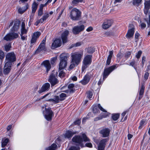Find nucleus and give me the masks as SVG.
<instances>
[{"label":"nucleus","mask_w":150,"mask_h":150,"mask_svg":"<svg viewBox=\"0 0 150 150\" xmlns=\"http://www.w3.org/2000/svg\"><path fill=\"white\" fill-rule=\"evenodd\" d=\"M48 81L50 83L51 86H54L59 82V81L53 74H52L50 76Z\"/></svg>","instance_id":"nucleus-17"},{"label":"nucleus","mask_w":150,"mask_h":150,"mask_svg":"<svg viewBox=\"0 0 150 150\" xmlns=\"http://www.w3.org/2000/svg\"><path fill=\"white\" fill-rule=\"evenodd\" d=\"M28 32V30L25 29H21V35H23L24 34H26Z\"/></svg>","instance_id":"nucleus-54"},{"label":"nucleus","mask_w":150,"mask_h":150,"mask_svg":"<svg viewBox=\"0 0 150 150\" xmlns=\"http://www.w3.org/2000/svg\"><path fill=\"white\" fill-rule=\"evenodd\" d=\"M142 0H132V4L134 5L138 6L139 4L141 2Z\"/></svg>","instance_id":"nucleus-42"},{"label":"nucleus","mask_w":150,"mask_h":150,"mask_svg":"<svg viewBox=\"0 0 150 150\" xmlns=\"http://www.w3.org/2000/svg\"><path fill=\"white\" fill-rule=\"evenodd\" d=\"M149 75V73L148 71H146L144 75V78L145 80L146 81L148 79Z\"/></svg>","instance_id":"nucleus-51"},{"label":"nucleus","mask_w":150,"mask_h":150,"mask_svg":"<svg viewBox=\"0 0 150 150\" xmlns=\"http://www.w3.org/2000/svg\"><path fill=\"white\" fill-rule=\"evenodd\" d=\"M129 111V110L127 109L125 111L123 112L121 114V116H122V119L121 120V121H122V120H123V118L124 117V116L125 115L126 113L127 112H128Z\"/></svg>","instance_id":"nucleus-52"},{"label":"nucleus","mask_w":150,"mask_h":150,"mask_svg":"<svg viewBox=\"0 0 150 150\" xmlns=\"http://www.w3.org/2000/svg\"><path fill=\"white\" fill-rule=\"evenodd\" d=\"M38 4L34 1L32 5V13L34 14L35 13L38 8Z\"/></svg>","instance_id":"nucleus-29"},{"label":"nucleus","mask_w":150,"mask_h":150,"mask_svg":"<svg viewBox=\"0 0 150 150\" xmlns=\"http://www.w3.org/2000/svg\"><path fill=\"white\" fill-rule=\"evenodd\" d=\"M81 45V42H77L75 44H72L69 47L70 49L74 47H76L80 46Z\"/></svg>","instance_id":"nucleus-40"},{"label":"nucleus","mask_w":150,"mask_h":150,"mask_svg":"<svg viewBox=\"0 0 150 150\" xmlns=\"http://www.w3.org/2000/svg\"><path fill=\"white\" fill-rule=\"evenodd\" d=\"M11 47V43H9L8 44L4 46L5 50V51L7 52L10 51Z\"/></svg>","instance_id":"nucleus-38"},{"label":"nucleus","mask_w":150,"mask_h":150,"mask_svg":"<svg viewBox=\"0 0 150 150\" xmlns=\"http://www.w3.org/2000/svg\"><path fill=\"white\" fill-rule=\"evenodd\" d=\"M50 85L49 83H46L42 85L38 91V92L40 94L46 91H48L50 88Z\"/></svg>","instance_id":"nucleus-20"},{"label":"nucleus","mask_w":150,"mask_h":150,"mask_svg":"<svg viewBox=\"0 0 150 150\" xmlns=\"http://www.w3.org/2000/svg\"><path fill=\"white\" fill-rule=\"evenodd\" d=\"M145 90V86L143 84H142L141 86V88L139 91V96L138 99L139 100H140L142 98L144 95Z\"/></svg>","instance_id":"nucleus-26"},{"label":"nucleus","mask_w":150,"mask_h":150,"mask_svg":"<svg viewBox=\"0 0 150 150\" xmlns=\"http://www.w3.org/2000/svg\"><path fill=\"white\" fill-rule=\"evenodd\" d=\"M91 77V74L87 73L84 76L82 80L80 81V83L83 85H86L89 82Z\"/></svg>","instance_id":"nucleus-14"},{"label":"nucleus","mask_w":150,"mask_h":150,"mask_svg":"<svg viewBox=\"0 0 150 150\" xmlns=\"http://www.w3.org/2000/svg\"><path fill=\"white\" fill-rule=\"evenodd\" d=\"M18 36V33L11 32L5 36L4 39L6 41H11L17 38Z\"/></svg>","instance_id":"nucleus-9"},{"label":"nucleus","mask_w":150,"mask_h":150,"mask_svg":"<svg viewBox=\"0 0 150 150\" xmlns=\"http://www.w3.org/2000/svg\"><path fill=\"white\" fill-rule=\"evenodd\" d=\"M150 8L144 6V14L146 15L148 13Z\"/></svg>","instance_id":"nucleus-48"},{"label":"nucleus","mask_w":150,"mask_h":150,"mask_svg":"<svg viewBox=\"0 0 150 150\" xmlns=\"http://www.w3.org/2000/svg\"><path fill=\"white\" fill-rule=\"evenodd\" d=\"M140 26L141 29H144L146 27V25L144 23H142L141 24Z\"/></svg>","instance_id":"nucleus-64"},{"label":"nucleus","mask_w":150,"mask_h":150,"mask_svg":"<svg viewBox=\"0 0 150 150\" xmlns=\"http://www.w3.org/2000/svg\"><path fill=\"white\" fill-rule=\"evenodd\" d=\"M87 97L90 100H91V99L92 98L93 95V93L91 91H88L87 92Z\"/></svg>","instance_id":"nucleus-44"},{"label":"nucleus","mask_w":150,"mask_h":150,"mask_svg":"<svg viewBox=\"0 0 150 150\" xmlns=\"http://www.w3.org/2000/svg\"><path fill=\"white\" fill-rule=\"evenodd\" d=\"M78 133V132L77 131H74L72 129L67 130L64 134V136L65 138L70 139L74 134Z\"/></svg>","instance_id":"nucleus-15"},{"label":"nucleus","mask_w":150,"mask_h":150,"mask_svg":"<svg viewBox=\"0 0 150 150\" xmlns=\"http://www.w3.org/2000/svg\"><path fill=\"white\" fill-rule=\"evenodd\" d=\"M16 59L14 53L11 52L8 53L6 56V63L13 65Z\"/></svg>","instance_id":"nucleus-5"},{"label":"nucleus","mask_w":150,"mask_h":150,"mask_svg":"<svg viewBox=\"0 0 150 150\" xmlns=\"http://www.w3.org/2000/svg\"><path fill=\"white\" fill-rule=\"evenodd\" d=\"M74 86V84L73 83L69 84L68 86V88L69 89H71V88H73Z\"/></svg>","instance_id":"nucleus-62"},{"label":"nucleus","mask_w":150,"mask_h":150,"mask_svg":"<svg viewBox=\"0 0 150 150\" xmlns=\"http://www.w3.org/2000/svg\"><path fill=\"white\" fill-rule=\"evenodd\" d=\"M120 114L119 113H115L112 114L111 118L114 121H116L119 118Z\"/></svg>","instance_id":"nucleus-32"},{"label":"nucleus","mask_w":150,"mask_h":150,"mask_svg":"<svg viewBox=\"0 0 150 150\" xmlns=\"http://www.w3.org/2000/svg\"><path fill=\"white\" fill-rule=\"evenodd\" d=\"M69 32L68 30L64 31L61 34V37L63 44H65L68 41V37Z\"/></svg>","instance_id":"nucleus-23"},{"label":"nucleus","mask_w":150,"mask_h":150,"mask_svg":"<svg viewBox=\"0 0 150 150\" xmlns=\"http://www.w3.org/2000/svg\"><path fill=\"white\" fill-rule=\"evenodd\" d=\"M41 34L40 32L38 31L35 32L33 34L30 40V47H32L34 44L36 42L37 39L39 38Z\"/></svg>","instance_id":"nucleus-13"},{"label":"nucleus","mask_w":150,"mask_h":150,"mask_svg":"<svg viewBox=\"0 0 150 150\" xmlns=\"http://www.w3.org/2000/svg\"><path fill=\"white\" fill-rule=\"evenodd\" d=\"M142 53V52L141 50L139 51L138 52L137 54L136 55V58L138 59H139L140 58Z\"/></svg>","instance_id":"nucleus-53"},{"label":"nucleus","mask_w":150,"mask_h":150,"mask_svg":"<svg viewBox=\"0 0 150 150\" xmlns=\"http://www.w3.org/2000/svg\"><path fill=\"white\" fill-rule=\"evenodd\" d=\"M80 147H76L75 146H73L71 147L69 149V150H80Z\"/></svg>","instance_id":"nucleus-49"},{"label":"nucleus","mask_w":150,"mask_h":150,"mask_svg":"<svg viewBox=\"0 0 150 150\" xmlns=\"http://www.w3.org/2000/svg\"><path fill=\"white\" fill-rule=\"evenodd\" d=\"M83 1V0H72L71 4L73 6H76L79 3L82 2Z\"/></svg>","instance_id":"nucleus-35"},{"label":"nucleus","mask_w":150,"mask_h":150,"mask_svg":"<svg viewBox=\"0 0 150 150\" xmlns=\"http://www.w3.org/2000/svg\"><path fill=\"white\" fill-rule=\"evenodd\" d=\"M49 14L47 13H45L42 18H40L41 20L42 21V23L45 21L49 17Z\"/></svg>","instance_id":"nucleus-33"},{"label":"nucleus","mask_w":150,"mask_h":150,"mask_svg":"<svg viewBox=\"0 0 150 150\" xmlns=\"http://www.w3.org/2000/svg\"><path fill=\"white\" fill-rule=\"evenodd\" d=\"M42 21L41 20V19H40L39 20L37 21L34 23V25H35L36 26H37L38 25V24L40 23H42Z\"/></svg>","instance_id":"nucleus-60"},{"label":"nucleus","mask_w":150,"mask_h":150,"mask_svg":"<svg viewBox=\"0 0 150 150\" xmlns=\"http://www.w3.org/2000/svg\"><path fill=\"white\" fill-rule=\"evenodd\" d=\"M45 50V45L42 43H41L36 51L39 52L41 51Z\"/></svg>","instance_id":"nucleus-30"},{"label":"nucleus","mask_w":150,"mask_h":150,"mask_svg":"<svg viewBox=\"0 0 150 150\" xmlns=\"http://www.w3.org/2000/svg\"><path fill=\"white\" fill-rule=\"evenodd\" d=\"M112 23V20H107L104 22L102 24V27L103 29H107L111 26Z\"/></svg>","instance_id":"nucleus-24"},{"label":"nucleus","mask_w":150,"mask_h":150,"mask_svg":"<svg viewBox=\"0 0 150 150\" xmlns=\"http://www.w3.org/2000/svg\"><path fill=\"white\" fill-rule=\"evenodd\" d=\"M9 139L8 138L5 139L4 141H2L1 143L2 147H5L8 144L9 142Z\"/></svg>","instance_id":"nucleus-41"},{"label":"nucleus","mask_w":150,"mask_h":150,"mask_svg":"<svg viewBox=\"0 0 150 150\" xmlns=\"http://www.w3.org/2000/svg\"><path fill=\"white\" fill-rule=\"evenodd\" d=\"M29 7L28 3H26L25 5L22 8H20L18 9V12L21 14H23L25 12Z\"/></svg>","instance_id":"nucleus-28"},{"label":"nucleus","mask_w":150,"mask_h":150,"mask_svg":"<svg viewBox=\"0 0 150 150\" xmlns=\"http://www.w3.org/2000/svg\"><path fill=\"white\" fill-rule=\"evenodd\" d=\"M67 57L65 54H62L60 56V62L58 70H61L65 68L67 64Z\"/></svg>","instance_id":"nucleus-6"},{"label":"nucleus","mask_w":150,"mask_h":150,"mask_svg":"<svg viewBox=\"0 0 150 150\" xmlns=\"http://www.w3.org/2000/svg\"><path fill=\"white\" fill-rule=\"evenodd\" d=\"M62 44V42L60 39L56 38L54 40L51 45V48L54 49L60 47Z\"/></svg>","instance_id":"nucleus-19"},{"label":"nucleus","mask_w":150,"mask_h":150,"mask_svg":"<svg viewBox=\"0 0 150 150\" xmlns=\"http://www.w3.org/2000/svg\"><path fill=\"white\" fill-rule=\"evenodd\" d=\"M59 74V76L61 78H63L65 76V73L64 71L63 70H60Z\"/></svg>","instance_id":"nucleus-43"},{"label":"nucleus","mask_w":150,"mask_h":150,"mask_svg":"<svg viewBox=\"0 0 150 150\" xmlns=\"http://www.w3.org/2000/svg\"><path fill=\"white\" fill-rule=\"evenodd\" d=\"M54 99V102L55 103H57L59 102V98L58 96H56Z\"/></svg>","instance_id":"nucleus-58"},{"label":"nucleus","mask_w":150,"mask_h":150,"mask_svg":"<svg viewBox=\"0 0 150 150\" xmlns=\"http://www.w3.org/2000/svg\"><path fill=\"white\" fill-rule=\"evenodd\" d=\"M81 119H79L76 120L74 122L73 124L75 125H79L81 122Z\"/></svg>","instance_id":"nucleus-47"},{"label":"nucleus","mask_w":150,"mask_h":150,"mask_svg":"<svg viewBox=\"0 0 150 150\" xmlns=\"http://www.w3.org/2000/svg\"><path fill=\"white\" fill-rule=\"evenodd\" d=\"M43 14V10H38V16H41Z\"/></svg>","instance_id":"nucleus-59"},{"label":"nucleus","mask_w":150,"mask_h":150,"mask_svg":"<svg viewBox=\"0 0 150 150\" xmlns=\"http://www.w3.org/2000/svg\"><path fill=\"white\" fill-rule=\"evenodd\" d=\"M92 55L88 54L85 56L82 61L81 71L83 72L91 64L92 62Z\"/></svg>","instance_id":"nucleus-2"},{"label":"nucleus","mask_w":150,"mask_h":150,"mask_svg":"<svg viewBox=\"0 0 150 150\" xmlns=\"http://www.w3.org/2000/svg\"><path fill=\"white\" fill-rule=\"evenodd\" d=\"M67 95L63 93H61L59 95V100L60 101H62L65 99V98L67 97Z\"/></svg>","instance_id":"nucleus-37"},{"label":"nucleus","mask_w":150,"mask_h":150,"mask_svg":"<svg viewBox=\"0 0 150 150\" xmlns=\"http://www.w3.org/2000/svg\"><path fill=\"white\" fill-rule=\"evenodd\" d=\"M92 112L94 114L99 113L100 111L99 109L103 112H106V110L101 106L100 104H94L92 105Z\"/></svg>","instance_id":"nucleus-8"},{"label":"nucleus","mask_w":150,"mask_h":150,"mask_svg":"<svg viewBox=\"0 0 150 150\" xmlns=\"http://www.w3.org/2000/svg\"><path fill=\"white\" fill-rule=\"evenodd\" d=\"M13 65L5 63L3 68V73L4 76L7 75L10 72Z\"/></svg>","instance_id":"nucleus-21"},{"label":"nucleus","mask_w":150,"mask_h":150,"mask_svg":"<svg viewBox=\"0 0 150 150\" xmlns=\"http://www.w3.org/2000/svg\"><path fill=\"white\" fill-rule=\"evenodd\" d=\"M83 55V52H78L72 53L71 55V62L79 64L81 62Z\"/></svg>","instance_id":"nucleus-3"},{"label":"nucleus","mask_w":150,"mask_h":150,"mask_svg":"<svg viewBox=\"0 0 150 150\" xmlns=\"http://www.w3.org/2000/svg\"><path fill=\"white\" fill-rule=\"evenodd\" d=\"M84 147H87L89 148H92L93 147V145L90 142L87 143H86L85 145L84 144Z\"/></svg>","instance_id":"nucleus-55"},{"label":"nucleus","mask_w":150,"mask_h":150,"mask_svg":"<svg viewBox=\"0 0 150 150\" xmlns=\"http://www.w3.org/2000/svg\"><path fill=\"white\" fill-rule=\"evenodd\" d=\"M95 51V49L93 47H90L88 48L87 52L89 54H93Z\"/></svg>","instance_id":"nucleus-39"},{"label":"nucleus","mask_w":150,"mask_h":150,"mask_svg":"<svg viewBox=\"0 0 150 150\" xmlns=\"http://www.w3.org/2000/svg\"><path fill=\"white\" fill-rule=\"evenodd\" d=\"M57 148V146L55 144L53 143L51 145L46 148L45 150H55Z\"/></svg>","instance_id":"nucleus-31"},{"label":"nucleus","mask_w":150,"mask_h":150,"mask_svg":"<svg viewBox=\"0 0 150 150\" xmlns=\"http://www.w3.org/2000/svg\"><path fill=\"white\" fill-rule=\"evenodd\" d=\"M109 140L108 138H106L100 140L98 145V150H104L106 143Z\"/></svg>","instance_id":"nucleus-12"},{"label":"nucleus","mask_w":150,"mask_h":150,"mask_svg":"<svg viewBox=\"0 0 150 150\" xmlns=\"http://www.w3.org/2000/svg\"><path fill=\"white\" fill-rule=\"evenodd\" d=\"M41 65H43L46 68V71L48 73L51 68V65L49 60H45L41 64Z\"/></svg>","instance_id":"nucleus-25"},{"label":"nucleus","mask_w":150,"mask_h":150,"mask_svg":"<svg viewBox=\"0 0 150 150\" xmlns=\"http://www.w3.org/2000/svg\"><path fill=\"white\" fill-rule=\"evenodd\" d=\"M113 52L112 50L110 51L109 52V55H108L106 62V65H109L110 64L111 59L113 55Z\"/></svg>","instance_id":"nucleus-27"},{"label":"nucleus","mask_w":150,"mask_h":150,"mask_svg":"<svg viewBox=\"0 0 150 150\" xmlns=\"http://www.w3.org/2000/svg\"><path fill=\"white\" fill-rule=\"evenodd\" d=\"M144 5L150 8V0L146 1L144 3Z\"/></svg>","instance_id":"nucleus-56"},{"label":"nucleus","mask_w":150,"mask_h":150,"mask_svg":"<svg viewBox=\"0 0 150 150\" xmlns=\"http://www.w3.org/2000/svg\"><path fill=\"white\" fill-rule=\"evenodd\" d=\"M14 25L11 29V31L15 33L17 32L19 30L21 21L18 19H16L14 21Z\"/></svg>","instance_id":"nucleus-18"},{"label":"nucleus","mask_w":150,"mask_h":150,"mask_svg":"<svg viewBox=\"0 0 150 150\" xmlns=\"http://www.w3.org/2000/svg\"><path fill=\"white\" fill-rule=\"evenodd\" d=\"M100 134L102 135L103 137L105 138L108 137L110 133V130L108 128H105L101 129L99 132Z\"/></svg>","instance_id":"nucleus-22"},{"label":"nucleus","mask_w":150,"mask_h":150,"mask_svg":"<svg viewBox=\"0 0 150 150\" xmlns=\"http://www.w3.org/2000/svg\"><path fill=\"white\" fill-rule=\"evenodd\" d=\"M71 64L70 65L69 68L70 69H73L76 66L78 65V64H76L74 63L71 62Z\"/></svg>","instance_id":"nucleus-57"},{"label":"nucleus","mask_w":150,"mask_h":150,"mask_svg":"<svg viewBox=\"0 0 150 150\" xmlns=\"http://www.w3.org/2000/svg\"><path fill=\"white\" fill-rule=\"evenodd\" d=\"M135 61L134 59L132 60V62L129 63L130 65L133 67L134 69L136 68V66L135 65Z\"/></svg>","instance_id":"nucleus-50"},{"label":"nucleus","mask_w":150,"mask_h":150,"mask_svg":"<svg viewBox=\"0 0 150 150\" xmlns=\"http://www.w3.org/2000/svg\"><path fill=\"white\" fill-rule=\"evenodd\" d=\"M5 57V54L4 52L0 50V59L1 60H3Z\"/></svg>","instance_id":"nucleus-45"},{"label":"nucleus","mask_w":150,"mask_h":150,"mask_svg":"<svg viewBox=\"0 0 150 150\" xmlns=\"http://www.w3.org/2000/svg\"><path fill=\"white\" fill-rule=\"evenodd\" d=\"M129 27L130 28L128 30L126 35V37L127 38H130L133 37L134 32V26L133 24H130Z\"/></svg>","instance_id":"nucleus-16"},{"label":"nucleus","mask_w":150,"mask_h":150,"mask_svg":"<svg viewBox=\"0 0 150 150\" xmlns=\"http://www.w3.org/2000/svg\"><path fill=\"white\" fill-rule=\"evenodd\" d=\"M85 27L83 25L79 26H74L72 29V32L73 34L76 35L84 30Z\"/></svg>","instance_id":"nucleus-11"},{"label":"nucleus","mask_w":150,"mask_h":150,"mask_svg":"<svg viewBox=\"0 0 150 150\" xmlns=\"http://www.w3.org/2000/svg\"><path fill=\"white\" fill-rule=\"evenodd\" d=\"M145 123V121L143 120H141L139 123V127L138 129H141L144 126Z\"/></svg>","instance_id":"nucleus-46"},{"label":"nucleus","mask_w":150,"mask_h":150,"mask_svg":"<svg viewBox=\"0 0 150 150\" xmlns=\"http://www.w3.org/2000/svg\"><path fill=\"white\" fill-rule=\"evenodd\" d=\"M150 71V62H149V64L147 66L146 69V71H145V72L146 71Z\"/></svg>","instance_id":"nucleus-61"},{"label":"nucleus","mask_w":150,"mask_h":150,"mask_svg":"<svg viewBox=\"0 0 150 150\" xmlns=\"http://www.w3.org/2000/svg\"><path fill=\"white\" fill-rule=\"evenodd\" d=\"M132 52V51H127L125 53L124 57L126 59H127L130 56L131 57V58L132 57V56L131 55Z\"/></svg>","instance_id":"nucleus-34"},{"label":"nucleus","mask_w":150,"mask_h":150,"mask_svg":"<svg viewBox=\"0 0 150 150\" xmlns=\"http://www.w3.org/2000/svg\"><path fill=\"white\" fill-rule=\"evenodd\" d=\"M81 12L76 8H73L70 13L71 19L75 21L80 20L81 18Z\"/></svg>","instance_id":"nucleus-4"},{"label":"nucleus","mask_w":150,"mask_h":150,"mask_svg":"<svg viewBox=\"0 0 150 150\" xmlns=\"http://www.w3.org/2000/svg\"><path fill=\"white\" fill-rule=\"evenodd\" d=\"M105 113L101 112L100 114V117H102V119L103 118H105L110 114V113L106 111V112H104Z\"/></svg>","instance_id":"nucleus-36"},{"label":"nucleus","mask_w":150,"mask_h":150,"mask_svg":"<svg viewBox=\"0 0 150 150\" xmlns=\"http://www.w3.org/2000/svg\"><path fill=\"white\" fill-rule=\"evenodd\" d=\"M116 68L115 65L112 66L108 68H105L103 74V79L106 78L110 73Z\"/></svg>","instance_id":"nucleus-10"},{"label":"nucleus","mask_w":150,"mask_h":150,"mask_svg":"<svg viewBox=\"0 0 150 150\" xmlns=\"http://www.w3.org/2000/svg\"><path fill=\"white\" fill-rule=\"evenodd\" d=\"M71 140L73 144L75 146L83 148L84 147L83 142H90V139L86 134L83 133L81 135H75L72 137Z\"/></svg>","instance_id":"nucleus-1"},{"label":"nucleus","mask_w":150,"mask_h":150,"mask_svg":"<svg viewBox=\"0 0 150 150\" xmlns=\"http://www.w3.org/2000/svg\"><path fill=\"white\" fill-rule=\"evenodd\" d=\"M56 60V58L54 57H52L51 59V63L52 64H54Z\"/></svg>","instance_id":"nucleus-63"},{"label":"nucleus","mask_w":150,"mask_h":150,"mask_svg":"<svg viewBox=\"0 0 150 150\" xmlns=\"http://www.w3.org/2000/svg\"><path fill=\"white\" fill-rule=\"evenodd\" d=\"M45 111L44 112L45 118L47 121H51L53 116V112L50 108H45Z\"/></svg>","instance_id":"nucleus-7"}]
</instances>
